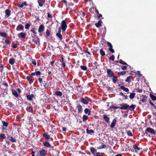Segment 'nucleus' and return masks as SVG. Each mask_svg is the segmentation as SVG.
<instances>
[{"label":"nucleus","instance_id":"nucleus-1","mask_svg":"<svg viewBox=\"0 0 156 156\" xmlns=\"http://www.w3.org/2000/svg\"><path fill=\"white\" fill-rule=\"evenodd\" d=\"M119 105L121 106V110H127L131 111H134L136 107V105L133 104L129 106L127 104L124 103L120 104Z\"/></svg>","mask_w":156,"mask_h":156},{"label":"nucleus","instance_id":"nucleus-2","mask_svg":"<svg viewBox=\"0 0 156 156\" xmlns=\"http://www.w3.org/2000/svg\"><path fill=\"white\" fill-rule=\"evenodd\" d=\"M61 29L63 31H65L67 27V25L65 20H62L61 22Z\"/></svg>","mask_w":156,"mask_h":156},{"label":"nucleus","instance_id":"nucleus-3","mask_svg":"<svg viewBox=\"0 0 156 156\" xmlns=\"http://www.w3.org/2000/svg\"><path fill=\"white\" fill-rule=\"evenodd\" d=\"M107 73L108 76L110 77H112L114 75V73L111 69L107 68Z\"/></svg>","mask_w":156,"mask_h":156},{"label":"nucleus","instance_id":"nucleus-4","mask_svg":"<svg viewBox=\"0 0 156 156\" xmlns=\"http://www.w3.org/2000/svg\"><path fill=\"white\" fill-rule=\"evenodd\" d=\"M107 44L108 46L109 47V48L108 49V50L109 51L111 52V53H113L115 52V51L113 49V46L111 44V43H110L109 42H107Z\"/></svg>","mask_w":156,"mask_h":156},{"label":"nucleus","instance_id":"nucleus-5","mask_svg":"<svg viewBox=\"0 0 156 156\" xmlns=\"http://www.w3.org/2000/svg\"><path fill=\"white\" fill-rule=\"evenodd\" d=\"M80 101L84 105H87L89 102V101L83 98H81L80 99Z\"/></svg>","mask_w":156,"mask_h":156},{"label":"nucleus","instance_id":"nucleus-6","mask_svg":"<svg viewBox=\"0 0 156 156\" xmlns=\"http://www.w3.org/2000/svg\"><path fill=\"white\" fill-rule=\"evenodd\" d=\"M103 119L105 120V122L107 123V124H109L110 121V118L109 117H108L107 115H103Z\"/></svg>","mask_w":156,"mask_h":156},{"label":"nucleus","instance_id":"nucleus-7","mask_svg":"<svg viewBox=\"0 0 156 156\" xmlns=\"http://www.w3.org/2000/svg\"><path fill=\"white\" fill-rule=\"evenodd\" d=\"M27 99L30 101H32L33 98H35V95L33 94H31V95H28L26 96Z\"/></svg>","mask_w":156,"mask_h":156},{"label":"nucleus","instance_id":"nucleus-8","mask_svg":"<svg viewBox=\"0 0 156 156\" xmlns=\"http://www.w3.org/2000/svg\"><path fill=\"white\" fill-rule=\"evenodd\" d=\"M76 108L78 110V112L79 113H81L83 111V108L81 105L78 104L76 106Z\"/></svg>","mask_w":156,"mask_h":156},{"label":"nucleus","instance_id":"nucleus-9","mask_svg":"<svg viewBox=\"0 0 156 156\" xmlns=\"http://www.w3.org/2000/svg\"><path fill=\"white\" fill-rule=\"evenodd\" d=\"M44 29V27L43 24H41L39 26L38 31L40 33L43 32Z\"/></svg>","mask_w":156,"mask_h":156},{"label":"nucleus","instance_id":"nucleus-10","mask_svg":"<svg viewBox=\"0 0 156 156\" xmlns=\"http://www.w3.org/2000/svg\"><path fill=\"white\" fill-rule=\"evenodd\" d=\"M33 77L31 76H27V77L26 79L29 82L30 84H31V83H32L33 82Z\"/></svg>","mask_w":156,"mask_h":156},{"label":"nucleus","instance_id":"nucleus-11","mask_svg":"<svg viewBox=\"0 0 156 156\" xmlns=\"http://www.w3.org/2000/svg\"><path fill=\"white\" fill-rule=\"evenodd\" d=\"M147 97L146 95H142L141 97L140 101L143 102H145L147 101Z\"/></svg>","mask_w":156,"mask_h":156},{"label":"nucleus","instance_id":"nucleus-12","mask_svg":"<svg viewBox=\"0 0 156 156\" xmlns=\"http://www.w3.org/2000/svg\"><path fill=\"white\" fill-rule=\"evenodd\" d=\"M18 37L20 38H24L26 36V34L23 33V32H21L17 34Z\"/></svg>","mask_w":156,"mask_h":156},{"label":"nucleus","instance_id":"nucleus-13","mask_svg":"<svg viewBox=\"0 0 156 156\" xmlns=\"http://www.w3.org/2000/svg\"><path fill=\"white\" fill-rule=\"evenodd\" d=\"M146 130L148 132L151 133L152 134H154L155 133V132L154 130L150 127L147 128Z\"/></svg>","mask_w":156,"mask_h":156},{"label":"nucleus","instance_id":"nucleus-14","mask_svg":"<svg viewBox=\"0 0 156 156\" xmlns=\"http://www.w3.org/2000/svg\"><path fill=\"white\" fill-rule=\"evenodd\" d=\"M90 151L92 153V154L94 155V156H95V153L97 151L96 150L95 148L93 147H90Z\"/></svg>","mask_w":156,"mask_h":156},{"label":"nucleus","instance_id":"nucleus-15","mask_svg":"<svg viewBox=\"0 0 156 156\" xmlns=\"http://www.w3.org/2000/svg\"><path fill=\"white\" fill-rule=\"evenodd\" d=\"M23 28H24L23 26V25H22L21 24H20L17 26V28H16V30L17 31L20 30H22L23 29Z\"/></svg>","mask_w":156,"mask_h":156},{"label":"nucleus","instance_id":"nucleus-16","mask_svg":"<svg viewBox=\"0 0 156 156\" xmlns=\"http://www.w3.org/2000/svg\"><path fill=\"white\" fill-rule=\"evenodd\" d=\"M47 153V151L44 150H41L40 151V154L42 156L45 155Z\"/></svg>","mask_w":156,"mask_h":156},{"label":"nucleus","instance_id":"nucleus-17","mask_svg":"<svg viewBox=\"0 0 156 156\" xmlns=\"http://www.w3.org/2000/svg\"><path fill=\"white\" fill-rule=\"evenodd\" d=\"M117 120L116 118L114 119L112 121L110 127H115L117 123Z\"/></svg>","mask_w":156,"mask_h":156},{"label":"nucleus","instance_id":"nucleus-18","mask_svg":"<svg viewBox=\"0 0 156 156\" xmlns=\"http://www.w3.org/2000/svg\"><path fill=\"white\" fill-rule=\"evenodd\" d=\"M12 94L15 97L17 98L18 97V94L17 92L14 89H12Z\"/></svg>","mask_w":156,"mask_h":156},{"label":"nucleus","instance_id":"nucleus-19","mask_svg":"<svg viewBox=\"0 0 156 156\" xmlns=\"http://www.w3.org/2000/svg\"><path fill=\"white\" fill-rule=\"evenodd\" d=\"M113 77L112 81L114 83H115L118 81V77L114 75Z\"/></svg>","mask_w":156,"mask_h":156},{"label":"nucleus","instance_id":"nucleus-20","mask_svg":"<svg viewBox=\"0 0 156 156\" xmlns=\"http://www.w3.org/2000/svg\"><path fill=\"white\" fill-rule=\"evenodd\" d=\"M84 112L85 114H87L88 115H90L91 111L90 109L88 108H85L84 110Z\"/></svg>","mask_w":156,"mask_h":156},{"label":"nucleus","instance_id":"nucleus-21","mask_svg":"<svg viewBox=\"0 0 156 156\" xmlns=\"http://www.w3.org/2000/svg\"><path fill=\"white\" fill-rule=\"evenodd\" d=\"M7 34L5 32H0V35L2 37L5 38L7 37Z\"/></svg>","mask_w":156,"mask_h":156},{"label":"nucleus","instance_id":"nucleus-22","mask_svg":"<svg viewBox=\"0 0 156 156\" xmlns=\"http://www.w3.org/2000/svg\"><path fill=\"white\" fill-rule=\"evenodd\" d=\"M102 22L101 19H100L98 21V23H96L95 24V26L97 27H100L101 25Z\"/></svg>","mask_w":156,"mask_h":156},{"label":"nucleus","instance_id":"nucleus-23","mask_svg":"<svg viewBox=\"0 0 156 156\" xmlns=\"http://www.w3.org/2000/svg\"><path fill=\"white\" fill-rule=\"evenodd\" d=\"M5 13L6 16H9L10 15L11 11L9 9H7L5 11Z\"/></svg>","mask_w":156,"mask_h":156},{"label":"nucleus","instance_id":"nucleus-24","mask_svg":"<svg viewBox=\"0 0 156 156\" xmlns=\"http://www.w3.org/2000/svg\"><path fill=\"white\" fill-rule=\"evenodd\" d=\"M43 145L46 147H50L51 145L48 142H44L43 143Z\"/></svg>","mask_w":156,"mask_h":156},{"label":"nucleus","instance_id":"nucleus-25","mask_svg":"<svg viewBox=\"0 0 156 156\" xmlns=\"http://www.w3.org/2000/svg\"><path fill=\"white\" fill-rule=\"evenodd\" d=\"M38 2L39 5L40 7H42L43 6L45 2L42 0H40L38 1Z\"/></svg>","mask_w":156,"mask_h":156},{"label":"nucleus","instance_id":"nucleus-26","mask_svg":"<svg viewBox=\"0 0 156 156\" xmlns=\"http://www.w3.org/2000/svg\"><path fill=\"white\" fill-rule=\"evenodd\" d=\"M55 94L57 96H61L62 95V93L60 91H56L55 92Z\"/></svg>","mask_w":156,"mask_h":156},{"label":"nucleus","instance_id":"nucleus-27","mask_svg":"<svg viewBox=\"0 0 156 156\" xmlns=\"http://www.w3.org/2000/svg\"><path fill=\"white\" fill-rule=\"evenodd\" d=\"M43 136L44 137L46 140H48L50 138V136L47 133H44L43 135Z\"/></svg>","mask_w":156,"mask_h":156},{"label":"nucleus","instance_id":"nucleus-28","mask_svg":"<svg viewBox=\"0 0 156 156\" xmlns=\"http://www.w3.org/2000/svg\"><path fill=\"white\" fill-rule=\"evenodd\" d=\"M15 62V59L13 58H12L9 60V62L10 64L11 65H13L14 64Z\"/></svg>","mask_w":156,"mask_h":156},{"label":"nucleus","instance_id":"nucleus-29","mask_svg":"<svg viewBox=\"0 0 156 156\" xmlns=\"http://www.w3.org/2000/svg\"><path fill=\"white\" fill-rule=\"evenodd\" d=\"M133 148L135 150V152H137V151L140 150V147H138L136 145H133Z\"/></svg>","mask_w":156,"mask_h":156},{"label":"nucleus","instance_id":"nucleus-30","mask_svg":"<svg viewBox=\"0 0 156 156\" xmlns=\"http://www.w3.org/2000/svg\"><path fill=\"white\" fill-rule=\"evenodd\" d=\"M100 55L102 56H105V51H103V49H101L100 50Z\"/></svg>","mask_w":156,"mask_h":156},{"label":"nucleus","instance_id":"nucleus-31","mask_svg":"<svg viewBox=\"0 0 156 156\" xmlns=\"http://www.w3.org/2000/svg\"><path fill=\"white\" fill-rule=\"evenodd\" d=\"M126 73V71H122L121 72H118V74L119 76H122L123 75L125 74Z\"/></svg>","mask_w":156,"mask_h":156},{"label":"nucleus","instance_id":"nucleus-32","mask_svg":"<svg viewBox=\"0 0 156 156\" xmlns=\"http://www.w3.org/2000/svg\"><path fill=\"white\" fill-rule=\"evenodd\" d=\"M150 97L151 99L153 101L156 100V96L154 95L153 94H150Z\"/></svg>","mask_w":156,"mask_h":156},{"label":"nucleus","instance_id":"nucleus-33","mask_svg":"<svg viewBox=\"0 0 156 156\" xmlns=\"http://www.w3.org/2000/svg\"><path fill=\"white\" fill-rule=\"evenodd\" d=\"M135 95V93H131L129 96V97L131 99H133L134 98Z\"/></svg>","mask_w":156,"mask_h":156},{"label":"nucleus","instance_id":"nucleus-34","mask_svg":"<svg viewBox=\"0 0 156 156\" xmlns=\"http://www.w3.org/2000/svg\"><path fill=\"white\" fill-rule=\"evenodd\" d=\"M133 78V77L131 76H129L125 80L126 82H129L130 81L131 79Z\"/></svg>","mask_w":156,"mask_h":156},{"label":"nucleus","instance_id":"nucleus-35","mask_svg":"<svg viewBox=\"0 0 156 156\" xmlns=\"http://www.w3.org/2000/svg\"><path fill=\"white\" fill-rule=\"evenodd\" d=\"M2 123L3 125V126L7 127L9 125V123L7 122H6L4 121H2Z\"/></svg>","mask_w":156,"mask_h":156},{"label":"nucleus","instance_id":"nucleus-36","mask_svg":"<svg viewBox=\"0 0 156 156\" xmlns=\"http://www.w3.org/2000/svg\"><path fill=\"white\" fill-rule=\"evenodd\" d=\"M56 35L59 38L60 40H61L62 39V36L60 33H57Z\"/></svg>","mask_w":156,"mask_h":156},{"label":"nucleus","instance_id":"nucleus-37","mask_svg":"<svg viewBox=\"0 0 156 156\" xmlns=\"http://www.w3.org/2000/svg\"><path fill=\"white\" fill-rule=\"evenodd\" d=\"M6 138V136L4 134H1L0 135V139L1 140H3Z\"/></svg>","mask_w":156,"mask_h":156},{"label":"nucleus","instance_id":"nucleus-38","mask_svg":"<svg viewBox=\"0 0 156 156\" xmlns=\"http://www.w3.org/2000/svg\"><path fill=\"white\" fill-rule=\"evenodd\" d=\"M80 67V68L83 70L85 71L87 69V68L86 66H81Z\"/></svg>","mask_w":156,"mask_h":156},{"label":"nucleus","instance_id":"nucleus-39","mask_svg":"<svg viewBox=\"0 0 156 156\" xmlns=\"http://www.w3.org/2000/svg\"><path fill=\"white\" fill-rule=\"evenodd\" d=\"M87 133L90 134L91 133H94V131L93 130H89L88 128L87 129Z\"/></svg>","mask_w":156,"mask_h":156},{"label":"nucleus","instance_id":"nucleus-40","mask_svg":"<svg viewBox=\"0 0 156 156\" xmlns=\"http://www.w3.org/2000/svg\"><path fill=\"white\" fill-rule=\"evenodd\" d=\"M120 63L123 65H128V64H127V63L124 62L121 59H120L119 60V62Z\"/></svg>","mask_w":156,"mask_h":156},{"label":"nucleus","instance_id":"nucleus-41","mask_svg":"<svg viewBox=\"0 0 156 156\" xmlns=\"http://www.w3.org/2000/svg\"><path fill=\"white\" fill-rule=\"evenodd\" d=\"M106 146L105 145L103 144L101 145L99 147H98V149H102L103 148H105L106 147Z\"/></svg>","mask_w":156,"mask_h":156},{"label":"nucleus","instance_id":"nucleus-42","mask_svg":"<svg viewBox=\"0 0 156 156\" xmlns=\"http://www.w3.org/2000/svg\"><path fill=\"white\" fill-rule=\"evenodd\" d=\"M8 105L10 107L12 108H14V105L12 102H9Z\"/></svg>","mask_w":156,"mask_h":156},{"label":"nucleus","instance_id":"nucleus-43","mask_svg":"<svg viewBox=\"0 0 156 156\" xmlns=\"http://www.w3.org/2000/svg\"><path fill=\"white\" fill-rule=\"evenodd\" d=\"M44 87L45 88H46L48 87V86H49L48 83L46 82L45 81H44Z\"/></svg>","mask_w":156,"mask_h":156},{"label":"nucleus","instance_id":"nucleus-44","mask_svg":"<svg viewBox=\"0 0 156 156\" xmlns=\"http://www.w3.org/2000/svg\"><path fill=\"white\" fill-rule=\"evenodd\" d=\"M88 116L87 115H84L83 116V121H86L87 119Z\"/></svg>","mask_w":156,"mask_h":156},{"label":"nucleus","instance_id":"nucleus-45","mask_svg":"<svg viewBox=\"0 0 156 156\" xmlns=\"http://www.w3.org/2000/svg\"><path fill=\"white\" fill-rule=\"evenodd\" d=\"M9 140L10 141L13 142H16V140L12 136L10 137Z\"/></svg>","mask_w":156,"mask_h":156},{"label":"nucleus","instance_id":"nucleus-46","mask_svg":"<svg viewBox=\"0 0 156 156\" xmlns=\"http://www.w3.org/2000/svg\"><path fill=\"white\" fill-rule=\"evenodd\" d=\"M50 31L48 29L47 30L46 32V37H48L50 35Z\"/></svg>","mask_w":156,"mask_h":156},{"label":"nucleus","instance_id":"nucleus-47","mask_svg":"<svg viewBox=\"0 0 156 156\" xmlns=\"http://www.w3.org/2000/svg\"><path fill=\"white\" fill-rule=\"evenodd\" d=\"M35 73L37 77H38V76H40L41 74V73L39 71H36L35 72Z\"/></svg>","mask_w":156,"mask_h":156},{"label":"nucleus","instance_id":"nucleus-48","mask_svg":"<svg viewBox=\"0 0 156 156\" xmlns=\"http://www.w3.org/2000/svg\"><path fill=\"white\" fill-rule=\"evenodd\" d=\"M0 68H1V69H0V71L1 73H2L3 70L4 69L3 65L2 64H1V66H0Z\"/></svg>","mask_w":156,"mask_h":156},{"label":"nucleus","instance_id":"nucleus-49","mask_svg":"<svg viewBox=\"0 0 156 156\" xmlns=\"http://www.w3.org/2000/svg\"><path fill=\"white\" fill-rule=\"evenodd\" d=\"M136 90H137V92L139 93H141L143 91V89H139L138 88H136Z\"/></svg>","mask_w":156,"mask_h":156},{"label":"nucleus","instance_id":"nucleus-50","mask_svg":"<svg viewBox=\"0 0 156 156\" xmlns=\"http://www.w3.org/2000/svg\"><path fill=\"white\" fill-rule=\"evenodd\" d=\"M30 24L28 23H27L25 25V28L27 29H29L30 26Z\"/></svg>","mask_w":156,"mask_h":156},{"label":"nucleus","instance_id":"nucleus-51","mask_svg":"<svg viewBox=\"0 0 156 156\" xmlns=\"http://www.w3.org/2000/svg\"><path fill=\"white\" fill-rule=\"evenodd\" d=\"M115 58V57L114 55H112V56L109 58L110 60L112 61H114Z\"/></svg>","mask_w":156,"mask_h":156},{"label":"nucleus","instance_id":"nucleus-52","mask_svg":"<svg viewBox=\"0 0 156 156\" xmlns=\"http://www.w3.org/2000/svg\"><path fill=\"white\" fill-rule=\"evenodd\" d=\"M30 31L35 34H37V33L35 32V29L34 28H33L30 30Z\"/></svg>","mask_w":156,"mask_h":156},{"label":"nucleus","instance_id":"nucleus-53","mask_svg":"<svg viewBox=\"0 0 156 156\" xmlns=\"http://www.w3.org/2000/svg\"><path fill=\"white\" fill-rule=\"evenodd\" d=\"M2 84L3 85H5L6 87H8L9 86L8 84H7V83H6V82L5 81H3L2 82Z\"/></svg>","mask_w":156,"mask_h":156},{"label":"nucleus","instance_id":"nucleus-54","mask_svg":"<svg viewBox=\"0 0 156 156\" xmlns=\"http://www.w3.org/2000/svg\"><path fill=\"white\" fill-rule=\"evenodd\" d=\"M127 133L128 135L130 136H132L133 135L130 131H127Z\"/></svg>","mask_w":156,"mask_h":156},{"label":"nucleus","instance_id":"nucleus-55","mask_svg":"<svg viewBox=\"0 0 156 156\" xmlns=\"http://www.w3.org/2000/svg\"><path fill=\"white\" fill-rule=\"evenodd\" d=\"M121 69L122 70H125L126 69L127 67L126 66H121Z\"/></svg>","mask_w":156,"mask_h":156},{"label":"nucleus","instance_id":"nucleus-56","mask_svg":"<svg viewBox=\"0 0 156 156\" xmlns=\"http://www.w3.org/2000/svg\"><path fill=\"white\" fill-rule=\"evenodd\" d=\"M24 4H23V3H22V4H18L17 5V6L19 7H20V8H22L23 7V6L24 5Z\"/></svg>","mask_w":156,"mask_h":156},{"label":"nucleus","instance_id":"nucleus-57","mask_svg":"<svg viewBox=\"0 0 156 156\" xmlns=\"http://www.w3.org/2000/svg\"><path fill=\"white\" fill-rule=\"evenodd\" d=\"M29 112H33V108L32 107V106H30L29 107Z\"/></svg>","mask_w":156,"mask_h":156},{"label":"nucleus","instance_id":"nucleus-58","mask_svg":"<svg viewBox=\"0 0 156 156\" xmlns=\"http://www.w3.org/2000/svg\"><path fill=\"white\" fill-rule=\"evenodd\" d=\"M112 108L114 110H116L117 109V107L115 106L114 105H112L110 106L109 108Z\"/></svg>","mask_w":156,"mask_h":156},{"label":"nucleus","instance_id":"nucleus-59","mask_svg":"<svg viewBox=\"0 0 156 156\" xmlns=\"http://www.w3.org/2000/svg\"><path fill=\"white\" fill-rule=\"evenodd\" d=\"M31 62L34 65H36V61L35 60L32 59V61H31Z\"/></svg>","mask_w":156,"mask_h":156},{"label":"nucleus","instance_id":"nucleus-60","mask_svg":"<svg viewBox=\"0 0 156 156\" xmlns=\"http://www.w3.org/2000/svg\"><path fill=\"white\" fill-rule=\"evenodd\" d=\"M5 42L6 44H9L11 43V41L8 40H5Z\"/></svg>","mask_w":156,"mask_h":156},{"label":"nucleus","instance_id":"nucleus-61","mask_svg":"<svg viewBox=\"0 0 156 156\" xmlns=\"http://www.w3.org/2000/svg\"><path fill=\"white\" fill-rule=\"evenodd\" d=\"M61 63V65L63 67H65L66 66V64L65 62L64 61L62 62Z\"/></svg>","mask_w":156,"mask_h":156},{"label":"nucleus","instance_id":"nucleus-62","mask_svg":"<svg viewBox=\"0 0 156 156\" xmlns=\"http://www.w3.org/2000/svg\"><path fill=\"white\" fill-rule=\"evenodd\" d=\"M38 80L39 82L40 83H41L42 82V79L41 77H39L38 78Z\"/></svg>","mask_w":156,"mask_h":156},{"label":"nucleus","instance_id":"nucleus-63","mask_svg":"<svg viewBox=\"0 0 156 156\" xmlns=\"http://www.w3.org/2000/svg\"><path fill=\"white\" fill-rule=\"evenodd\" d=\"M102 16V15L100 13H99V14H98V15L97 16V17L98 19H99Z\"/></svg>","mask_w":156,"mask_h":156},{"label":"nucleus","instance_id":"nucleus-64","mask_svg":"<svg viewBox=\"0 0 156 156\" xmlns=\"http://www.w3.org/2000/svg\"><path fill=\"white\" fill-rule=\"evenodd\" d=\"M62 2L64 3L66 5H67V2L66 0H62Z\"/></svg>","mask_w":156,"mask_h":156}]
</instances>
